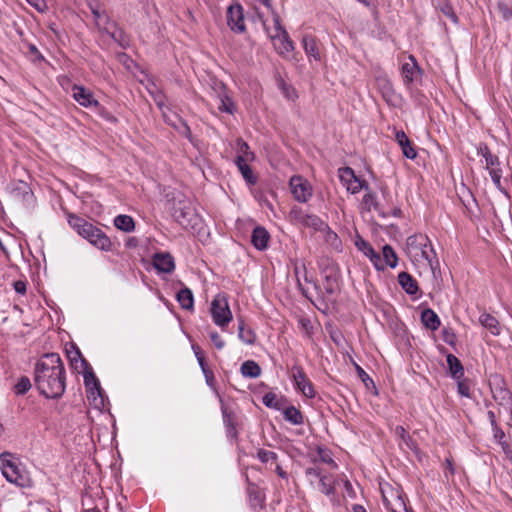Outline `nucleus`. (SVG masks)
<instances>
[{"instance_id":"1","label":"nucleus","mask_w":512,"mask_h":512,"mask_svg":"<svg viewBox=\"0 0 512 512\" xmlns=\"http://www.w3.org/2000/svg\"><path fill=\"white\" fill-rule=\"evenodd\" d=\"M34 382L39 393L48 399H57L63 395L65 392V369L59 354H45L36 363Z\"/></svg>"},{"instance_id":"2","label":"nucleus","mask_w":512,"mask_h":512,"mask_svg":"<svg viewBox=\"0 0 512 512\" xmlns=\"http://www.w3.org/2000/svg\"><path fill=\"white\" fill-rule=\"evenodd\" d=\"M69 226L82 238L87 240L97 249L109 252L113 248L110 238L98 227L88 222L86 219L73 214H67Z\"/></svg>"},{"instance_id":"3","label":"nucleus","mask_w":512,"mask_h":512,"mask_svg":"<svg viewBox=\"0 0 512 512\" xmlns=\"http://www.w3.org/2000/svg\"><path fill=\"white\" fill-rule=\"evenodd\" d=\"M173 217L186 230L200 231L202 228V219L190 199L176 202Z\"/></svg>"},{"instance_id":"4","label":"nucleus","mask_w":512,"mask_h":512,"mask_svg":"<svg viewBox=\"0 0 512 512\" xmlns=\"http://www.w3.org/2000/svg\"><path fill=\"white\" fill-rule=\"evenodd\" d=\"M410 252L417 260L421 258L427 265L434 270L438 265L436 253L426 236L410 237L409 239Z\"/></svg>"},{"instance_id":"5","label":"nucleus","mask_w":512,"mask_h":512,"mask_svg":"<svg viewBox=\"0 0 512 512\" xmlns=\"http://www.w3.org/2000/svg\"><path fill=\"white\" fill-rule=\"evenodd\" d=\"M90 9L98 29L108 34L121 47H125L128 42L125 39L123 31L119 29L114 22L110 21L109 17L104 11H101L98 6L90 5Z\"/></svg>"},{"instance_id":"6","label":"nucleus","mask_w":512,"mask_h":512,"mask_svg":"<svg viewBox=\"0 0 512 512\" xmlns=\"http://www.w3.org/2000/svg\"><path fill=\"white\" fill-rule=\"evenodd\" d=\"M210 313L215 325L224 329L232 321L233 315L225 294H217L211 302Z\"/></svg>"},{"instance_id":"7","label":"nucleus","mask_w":512,"mask_h":512,"mask_svg":"<svg viewBox=\"0 0 512 512\" xmlns=\"http://www.w3.org/2000/svg\"><path fill=\"white\" fill-rule=\"evenodd\" d=\"M157 107L162 112V116L164 121L177 128L182 134H184L186 137H189L191 132L189 126L183 122L182 120L178 119L176 115H169L170 109L165 104V96L161 91L152 92L150 91Z\"/></svg>"},{"instance_id":"8","label":"nucleus","mask_w":512,"mask_h":512,"mask_svg":"<svg viewBox=\"0 0 512 512\" xmlns=\"http://www.w3.org/2000/svg\"><path fill=\"white\" fill-rule=\"evenodd\" d=\"M478 154L485 159V168L489 171L494 185L501 189L502 169L498 156L493 155L485 144H481L478 147Z\"/></svg>"},{"instance_id":"9","label":"nucleus","mask_w":512,"mask_h":512,"mask_svg":"<svg viewBox=\"0 0 512 512\" xmlns=\"http://www.w3.org/2000/svg\"><path fill=\"white\" fill-rule=\"evenodd\" d=\"M361 212L363 218L374 224H379L378 220L384 218V211L373 193H366L361 203Z\"/></svg>"},{"instance_id":"10","label":"nucleus","mask_w":512,"mask_h":512,"mask_svg":"<svg viewBox=\"0 0 512 512\" xmlns=\"http://www.w3.org/2000/svg\"><path fill=\"white\" fill-rule=\"evenodd\" d=\"M290 217L304 227L311 228L314 231L329 230V226L317 215L308 214L301 208H293L290 211Z\"/></svg>"},{"instance_id":"11","label":"nucleus","mask_w":512,"mask_h":512,"mask_svg":"<svg viewBox=\"0 0 512 512\" xmlns=\"http://www.w3.org/2000/svg\"><path fill=\"white\" fill-rule=\"evenodd\" d=\"M289 185L294 199L300 203H306L313 195L310 182L302 176H292Z\"/></svg>"},{"instance_id":"12","label":"nucleus","mask_w":512,"mask_h":512,"mask_svg":"<svg viewBox=\"0 0 512 512\" xmlns=\"http://www.w3.org/2000/svg\"><path fill=\"white\" fill-rule=\"evenodd\" d=\"M291 378L296 390L307 398L312 399L315 397L314 386L301 366L295 365L292 367Z\"/></svg>"},{"instance_id":"13","label":"nucleus","mask_w":512,"mask_h":512,"mask_svg":"<svg viewBox=\"0 0 512 512\" xmlns=\"http://www.w3.org/2000/svg\"><path fill=\"white\" fill-rule=\"evenodd\" d=\"M227 25L236 33H243L246 30L243 7L240 4H233L228 7Z\"/></svg>"},{"instance_id":"14","label":"nucleus","mask_w":512,"mask_h":512,"mask_svg":"<svg viewBox=\"0 0 512 512\" xmlns=\"http://www.w3.org/2000/svg\"><path fill=\"white\" fill-rule=\"evenodd\" d=\"M355 246L370 259L378 271L384 270V258H382L379 253H376L373 247L367 241L361 237H357L355 240Z\"/></svg>"},{"instance_id":"15","label":"nucleus","mask_w":512,"mask_h":512,"mask_svg":"<svg viewBox=\"0 0 512 512\" xmlns=\"http://www.w3.org/2000/svg\"><path fill=\"white\" fill-rule=\"evenodd\" d=\"M72 96L79 105L85 108L98 107V101L93 93L84 86L74 84L72 86Z\"/></svg>"},{"instance_id":"16","label":"nucleus","mask_w":512,"mask_h":512,"mask_svg":"<svg viewBox=\"0 0 512 512\" xmlns=\"http://www.w3.org/2000/svg\"><path fill=\"white\" fill-rule=\"evenodd\" d=\"M10 196L23 203H30L33 198V193L28 184L24 181H15L8 186Z\"/></svg>"},{"instance_id":"17","label":"nucleus","mask_w":512,"mask_h":512,"mask_svg":"<svg viewBox=\"0 0 512 512\" xmlns=\"http://www.w3.org/2000/svg\"><path fill=\"white\" fill-rule=\"evenodd\" d=\"M2 474L10 483L16 484L21 487H24L26 485L27 479L25 475L20 472L16 463L12 461L3 462Z\"/></svg>"},{"instance_id":"18","label":"nucleus","mask_w":512,"mask_h":512,"mask_svg":"<svg viewBox=\"0 0 512 512\" xmlns=\"http://www.w3.org/2000/svg\"><path fill=\"white\" fill-rule=\"evenodd\" d=\"M401 74L405 83L417 81L421 76V69L414 56L409 55L401 65Z\"/></svg>"},{"instance_id":"19","label":"nucleus","mask_w":512,"mask_h":512,"mask_svg":"<svg viewBox=\"0 0 512 512\" xmlns=\"http://www.w3.org/2000/svg\"><path fill=\"white\" fill-rule=\"evenodd\" d=\"M84 383L86 388L90 391V397L93 398L95 406L103 405L102 389L93 371L90 370L84 373Z\"/></svg>"},{"instance_id":"20","label":"nucleus","mask_w":512,"mask_h":512,"mask_svg":"<svg viewBox=\"0 0 512 512\" xmlns=\"http://www.w3.org/2000/svg\"><path fill=\"white\" fill-rule=\"evenodd\" d=\"M339 177L347 190L352 194L358 193L363 188L362 181L355 176L354 171L350 167L339 169Z\"/></svg>"},{"instance_id":"21","label":"nucleus","mask_w":512,"mask_h":512,"mask_svg":"<svg viewBox=\"0 0 512 512\" xmlns=\"http://www.w3.org/2000/svg\"><path fill=\"white\" fill-rule=\"evenodd\" d=\"M394 139L402 150L403 155L408 159H415L417 151L403 130L393 128Z\"/></svg>"},{"instance_id":"22","label":"nucleus","mask_w":512,"mask_h":512,"mask_svg":"<svg viewBox=\"0 0 512 512\" xmlns=\"http://www.w3.org/2000/svg\"><path fill=\"white\" fill-rule=\"evenodd\" d=\"M153 266L160 273H172L175 269V262L169 253H156L153 256Z\"/></svg>"},{"instance_id":"23","label":"nucleus","mask_w":512,"mask_h":512,"mask_svg":"<svg viewBox=\"0 0 512 512\" xmlns=\"http://www.w3.org/2000/svg\"><path fill=\"white\" fill-rule=\"evenodd\" d=\"M218 110L228 114H233L235 111V104L229 96L226 87L222 84L217 91Z\"/></svg>"},{"instance_id":"24","label":"nucleus","mask_w":512,"mask_h":512,"mask_svg":"<svg viewBox=\"0 0 512 512\" xmlns=\"http://www.w3.org/2000/svg\"><path fill=\"white\" fill-rule=\"evenodd\" d=\"M294 274L296 277V282L298 288L301 290L302 294L308 297L307 290L302 285V279L306 283H312L315 288H317V285L313 282L312 278L308 276L306 266L303 262L299 263L298 261L294 262Z\"/></svg>"},{"instance_id":"25","label":"nucleus","mask_w":512,"mask_h":512,"mask_svg":"<svg viewBox=\"0 0 512 512\" xmlns=\"http://www.w3.org/2000/svg\"><path fill=\"white\" fill-rule=\"evenodd\" d=\"M269 239L270 235L264 227L257 226L253 229L251 242L257 250H265L268 247Z\"/></svg>"},{"instance_id":"26","label":"nucleus","mask_w":512,"mask_h":512,"mask_svg":"<svg viewBox=\"0 0 512 512\" xmlns=\"http://www.w3.org/2000/svg\"><path fill=\"white\" fill-rule=\"evenodd\" d=\"M302 45L308 58H312L315 61H319L321 59L318 43L315 37L311 35L303 36Z\"/></svg>"},{"instance_id":"27","label":"nucleus","mask_w":512,"mask_h":512,"mask_svg":"<svg viewBox=\"0 0 512 512\" xmlns=\"http://www.w3.org/2000/svg\"><path fill=\"white\" fill-rule=\"evenodd\" d=\"M249 161H245V158H236L235 164L240 171L242 177L248 185H255L257 183V177L253 173L251 167L248 165Z\"/></svg>"},{"instance_id":"28","label":"nucleus","mask_w":512,"mask_h":512,"mask_svg":"<svg viewBox=\"0 0 512 512\" xmlns=\"http://www.w3.org/2000/svg\"><path fill=\"white\" fill-rule=\"evenodd\" d=\"M398 282L407 294L415 295L418 292L416 280L407 272H401L398 275Z\"/></svg>"},{"instance_id":"29","label":"nucleus","mask_w":512,"mask_h":512,"mask_svg":"<svg viewBox=\"0 0 512 512\" xmlns=\"http://www.w3.org/2000/svg\"><path fill=\"white\" fill-rule=\"evenodd\" d=\"M421 321L426 328L432 331L437 330L441 324L438 315L430 308L422 311Z\"/></svg>"},{"instance_id":"30","label":"nucleus","mask_w":512,"mask_h":512,"mask_svg":"<svg viewBox=\"0 0 512 512\" xmlns=\"http://www.w3.org/2000/svg\"><path fill=\"white\" fill-rule=\"evenodd\" d=\"M447 364L451 376L456 380H460L464 375V369L461 361L455 355L448 354Z\"/></svg>"},{"instance_id":"31","label":"nucleus","mask_w":512,"mask_h":512,"mask_svg":"<svg viewBox=\"0 0 512 512\" xmlns=\"http://www.w3.org/2000/svg\"><path fill=\"white\" fill-rule=\"evenodd\" d=\"M177 301L180 306L185 310H191L194 307V296L192 291L184 287L177 292L176 295Z\"/></svg>"},{"instance_id":"32","label":"nucleus","mask_w":512,"mask_h":512,"mask_svg":"<svg viewBox=\"0 0 512 512\" xmlns=\"http://www.w3.org/2000/svg\"><path fill=\"white\" fill-rule=\"evenodd\" d=\"M283 417L286 421L292 425H302L304 423V417L299 409L295 406H288L283 409Z\"/></svg>"},{"instance_id":"33","label":"nucleus","mask_w":512,"mask_h":512,"mask_svg":"<svg viewBox=\"0 0 512 512\" xmlns=\"http://www.w3.org/2000/svg\"><path fill=\"white\" fill-rule=\"evenodd\" d=\"M479 323L488 329L493 335L500 334V326L498 320L491 314L483 313L479 317Z\"/></svg>"},{"instance_id":"34","label":"nucleus","mask_w":512,"mask_h":512,"mask_svg":"<svg viewBox=\"0 0 512 512\" xmlns=\"http://www.w3.org/2000/svg\"><path fill=\"white\" fill-rule=\"evenodd\" d=\"M240 371L244 377L248 378H257L261 374L260 366L253 360L243 362Z\"/></svg>"},{"instance_id":"35","label":"nucleus","mask_w":512,"mask_h":512,"mask_svg":"<svg viewBox=\"0 0 512 512\" xmlns=\"http://www.w3.org/2000/svg\"><path fill=\"white\" fill-rule=\"evenodd\" d=\"M114 226L124 232H132L135 229V223L129 215H118L114 218Z\"/></svg>"},{"instance_id":"36","label":"nucleus","mask_w":512,"mask_h":512,"mask_svg":"<svg viewBox=\"0 0 512 512\" xmlns=\"http://www.w3.org/2000/svg\"><path fill=\"white\" fill-rule=\"evenodd\" d=\"M238 337L245 344L252 345L255 343L256 334L250 328H245L244 321L239 320Z\"/></svg>"},{"instance_id":"37","label":"nucleus","mask_w":512,"mask_h":512,"mask_svg":"<svg viewBox=\"0 0 512 512\" xmlns=\"http://www.w3.org/2000/svg\"><path fill=\"white\" fill-rule=\"evenodd\" d=\"M318 486L319 490L324 493L327 496H334L335 494V487H334V480L332 476L328 474H324L319 480H318Z\"/></svg>"},{"instance_id":"38","label":"nucleus","mask_w":512,"mask_h":512,"mask_svg":"<svg viewBox=\"0 0 512 512\" xmlns=\"http://www.w3.org/2000/svg\"><path fill=\"white\" fill-rule=\"evenodd\" d=\"M276 28L280 31L282 47L280 53H288L294 50L293 41L289 38L287 31L280 26L279 20H276Z\"/></svg>"},{"instance_id":"39","label":"nucleus","mask_w":512,"mask_h":512,"mask_svg":"<svg viewBox=\"0 0 512 512\" xmlns=\"http://www.w3.org/2000/svg\"><path fill=\"white\" fill-rule=\"evenodd\" d=\"M433 5L439 9L445 16L457 22V16L455 15L452 6L447 0H434Z\"/></svg>"},{"instance_id":"40","label":"nucleus","mask_w":512,"mask_h":512,"mask_svg":"<svg viewBox=\"0 0 512 512\" xmlns=\"http://www.w3.org/2000/svg\"><path fill=\"white\" fill-rule=\"evenodd\" d=\"M262 402L268 408L275 410L282 409L281 399H279L278 396L273 392L266 393L262 398Z\"/></svg>"},{"instance_id":"41","label":"nucleus","mask_w":512,"mask_h":512,"mask_svg":"<svg viewBox=\"0 0 512 512\" xmlns=\"http://www.w3.org/2000/svg\"><path fill=\"white\" fill-rule=\"evenodd\" d=\"M237 150L238 155L236 158H245V161H252L254 159V154L250 151L249 145L241 139L237 141Z\"/></svg>"},{"instance_id":"42","label":"nucleus","mask_w":512,"mask_h":512,"mask_svg":"<svg viewBox=\"0 0 512 512\" xmlns=\"http://www.w3.org/2000/svg\"><path fill=\"white\" fill-rule=\"evenodd\" d=\"M31 381L28 377L22 376L14 385V392L17 395H24L31 389Z\"/></svg>"},{"instance_id":"43","label":"nucleus","mask_w":512,"mask_h":512,"mask_svg":"<svg viewBox=\"0 0 512 512\" xmlns=\"http://www.w3.org/2000/svg\"><path fill=\"white\" fill-rule=\"evenodd\" d=\"M395 435L400 440L399 445L402 449L404 445L409 449L412 448V441L402 426L395 428Z\"/></svg>"},{"instance_id":"44","label":"nucleus","mask_w":512,"mask_h":512,"mask_svg":"<svg viewBox=\"0 0 512 512\" xmlns=\"http://www.w3.org/2000/svg\"><path fill=\"white\" fill-rule=\"evenodd\" d=\"M257 458L262 463L276 462L278 459V455L270 450L258 449Z\"/></svg>"},{"instance_id":"45","label":"nucleus","mask_w":512,"mask_h":512,"mask_svg":"<svg viewBox=\"0 0 512 512\" xmlns=\"http://www.w3.org/2000/svg\"><path fill=\"white\" fill-rule=\"evenodd\" d=\"M358 371H359V375L362 379V381L364 382L366 388L373 394V395H377L378 394V391L376 389V386H375V383L374 381L369 377L368 374L365 373V371L361 368V367H357Z\"/></svg>"},{"instance_id":"46","label":"nucleus","mask_w":512,"mask_h":512,"mask_svg":"<svg viewBox=\"0 0 512 512\" xmlns=\"http://www.w3.org/2000/svg\"><path fill=\"white\" fill-rule=\"evenodd\" d=\"M305 473L311 483H313L314 480H319L325 474L323 470L318 466L307 468Z\"/></svg>"},{"instance_id":"47","label":"nucleus","mask_w":512,"mask_h":512,"mask_svg":"<svg viewBox=\"0 0 512 512\" xmlns=\"http://www.w3.org/2000/svg\"><path fill=\"white\" fill-rule=\"evenodd\" d=\"M398 265V257L393 248L386 244V266L395 268Z\"/></svg>"},{"instance_id":"48","label":"nucleus","mask_w":512,"mask_h":512,"mask_svg":"<svg viewBox=\"0 0 512 512\" xmlns=\"http://www.w3.org/2000/svg\"><path fill=\"white\" fill-rule=\"evenodd\" d=\"M492 429H493L494 438L499 442V444L502 446L503 450L505 452H507L508 445L504 441V437H505L504 431L499 426L492 427Z\"/></svg>"},{"instance_id":"49","label":"nucleus","mask_w":512,"mask_h":512,"mask_svg":"<svg viewBox=\"0 0 512 512\" xmlns=\"http://www.w3.org/2000/svg\"><path fill=\"white\" fill-rule=\"evenodd\" d=\"M94 108L96 109L97 113L106 121H108L110 123L117 122V118L114 115H112L110 112H108V110L105 107L100 105L99 102H98V107H94Z\"/></svg>"},{"instance_id":"50","label":"nucleus","mask_w":512,"mask_h":512,"mask_svg":"<svg viewBox=\"0 0 512 512\" xmlns=\"http://www.w3.org/2000/svg\"><path fill=\"white\" fill-rule=\"evenodd\" d=\"M209 337L213 343V345L215 346L216 349L218 350H221L224 348L225 346V341L222 339V337L219 335L218 332L216 331H211L209 333Z\"/></svg>"},{"instance_id":"51","label":"nucleus","mask_w":512,"mask_h":512,"mask_svg":"<svg viewBox=\"0 0 512 512\" xmlns=\"http://www.w3.org/2000/svg\"><path fill=\"white\" fill-rule=\"evenodd\" d=\"M337 288L336 277L329 275L326 276L325 290L328 294H333Z\"/></svg>"},{"instance_id":"52","label":"nucleus","mask_w":512,"mask_h":512,"mask_svg":"<svg viewBox=\"0 0 512 512\" xmlns=\"http://www.w3.org/2000/svg\"><path fill=\"white\" fill-rule=\"evenodd\" d=\"M249 495H250V501L253 506H257V505L262 506L264 497L259 491H250Z\"/></svg>"},{"instance_id":"53","label":"nucleus","mask_w":512,"mask_h":512,"mask_svg":"<svg viewBox=\"0 0 512 512\" xmlns=\"http://www.w3.org/2000/svg\"><path fill=\"white\" fill-rule=\"evenodd\" d=\"M198 364L206 379L213 378V372L206 364L205 357H199Z\"/></svg>"},{"instance_id":"54","label":"nucleus","mask_w":512,"mask_h":512,"mask_svg":"<svg viewBox=\"0 0 512 512\" xmlns=\"http://www.w3.org/2000/svg\"><path fill=\"white\" fill-rule=\"evenodd\" d=\"M458 393L464 397H470V386L466 381H458Z\"/></svg>"},{"instance_id":"55","label":"nucleus","mask_w":512,"mask_h":512,"mask_svg":"<svg viewBox=\"0 0 512 512\" xmlns=\"http://www.w3.org/2000/svg\"><path fill=\"white\" fill-rule=\"evenodd\" d=\"M456 336L451 329L443 330V340L448 344L453 346L455 344Z\"/></svg>"},{"instance_id":"56","label":"nucleus","mask_w":512,"mask_h":512,"mask_svg":"<svg viewBox=\"0 0 512 512\" xmlns=\"http://www.w3.org/2000/svg\"><path fill=\"white\" fill-rule=\"evenodd\" d=\"M344 496L349 497L351 499L356 498V491L354 490L352 484L348 481H344Z\"/></svg>"},{"instance_id":"57","label":"nucleus","mask_w":512,"mask_h":512,"mask_svg":"<svg viewBox=\"0 0 512 512\" xmlns=\"http://www.w3.org/2000/svg\"><path fill=\"white\" fill-rule=\"evenodd\" d=\"M445 468L447 470V472H445V477L448 479L449 475H454V473H455V468H454L453 462L450 458H446Z\"/></svg>"},{"instance_id":"58","label":"nucleus","mask_w":512,"mask_h":512,"mask_svg":"<svg viewBox=\"0 0 512 512\" xmlns=\"http://www.w3.org/2000/svg\"><path fill=\"white\" fill-rule=\"evenodd\" d=\"M29 48V52L34 56L35 60H43L44 57L42 56V54L39 52V50L37 49V47L33 44H29L28 46Z\"/></svg>"},{"instance_id":"59","label":"nucleus","mask_w":512,"mask_h":512,"mask_svg":"<svg viewBox=\"0 0 512 512\" xmlns=\"http://www.w3.org/2000/svg\"><path fill=\"white\" fill-rule=\"evenodd\" d=\"M38 11H43L46 8L44 0H27Z\"/></svg>"},{"instance_id":"60","label":"nucleus","mask_w":512,"mask_h":512,"mask_svg":"<svg viewBox=\"0 0 512 512\" xmlns=\"http://www.w3.org/2000/svg\"><path fill=\"white\" fill-rule=\"evenodd\" d=\"M14 289L19 294H25L26 292V283L23 281L14 282Z\"/></svg>"},{"instance_id":"61","label":"nucleus","mask_w":512,"mask_h":512,"mask_svg":"<svg viewBox=\"0 0 512 512\" xmlns=\"http://www.w3.org/2000/svg\"><path fill=\"white\" fill-rule=\"evenodd\" d=\"M398 502L395 507H391V512H400V509L406 510L405 504L400 496L397 495Z\"/></svg>"},{"instance_id":"62","label":"nucleus","mask_w":512,"mask_h":512,"mask_svg":"<svg viewBox=\"0 0 512 512\" xmlns=\"http://www.w3.org/2000/svg\"><path fill=\"white\" fill-rule=\"evenodd\" d=\"M192 350L197 360H199V357H204L203 351L200 346L193 344Z\"/></svg>"},{"instance_id":"63","label":"nucleus","mask_w":512,"mask_h":512,"mask_svg":"<svg viewBox=\"0 0 512 512\" xmlns=\"http://www.w3.org/2000/svg\"><path fill=\"white\" fill-rule=\"evenodd\" d=\"M253 1L255 3V6L262 5V6L266 7L269 10L272 9L271 0H253Z\"/></svg>"},{"instance_id":"64","label":"nucleus","mask_w":512,"mask_h":512,"mask_svg":"<svg viewBox=\"0 0 512 512\" xmlns=\"http://www.w3.org/2000/svg\"><path fill=\"white\" fill-rule=\"evenodd\" d=\"M487 416L492 427L498 426L496 422L495 413L493 411H488Z\"/></svg>"}]
</instances>
